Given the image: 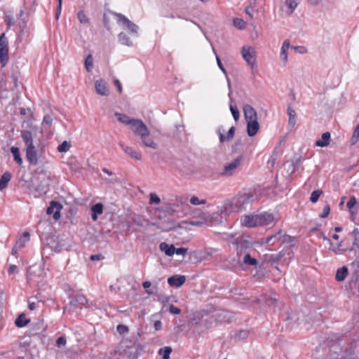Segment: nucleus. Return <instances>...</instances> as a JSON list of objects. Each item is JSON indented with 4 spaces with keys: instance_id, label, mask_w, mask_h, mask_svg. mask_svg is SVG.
Returning <instances> with one entry per match:
<instances>
[{
    "instance_id": "nucleus-23",
    "label": "nucleus",
    "mask_w": 359,
    "mask_h": 359,
    "mask_svg": "<svg viewBox=\"0 0 359 359\" xmlns=\"http://www.w3.org/2000/svg\"><path fill=\"white\" fill-rule=\"evenodd\" d=\"M290 42L288 40H285L283 41L281 50H280V57L282 61H283L285 63L287 61V50L290 48Z\"/></svg>"
},
{
    "instance_id": "nucleus-13",
    "label": "nucleus",
    "mask_w": 359,
    "mask_h": 359,
    "mask_svg": "<svg viewBox=\"0 0 359 359\" xmlns=\"http://www.w3.org/2000/svg\"><path fill=\"white\" fill-rule=\"evenodd\" d=\"M186 281V277L183 275H174L168 278V283L171 287H181Z\"/></svg>"
},
{
    "instance_id": "nucleus-29",
    "label": "nucleus",
    "mask_w": 359,
    "mask_h": 359,
    "mask_svg": "<svg viewBox=\"0 0 359 359\" xmlns=\"http://www.w3.org/2000/svg\"><path fill=\"white\" fill-rule=\"evenodd\" d=\"M29 319L26 318L24 313L20 314L15 320V324L18 327H23L29 323Z\"/></svg>"
},
{
    "instance_id": "nucleus-4",
    "label": "nucleus",
    "mask_w": 359,
    "mask_h": 359,
    "mask_svg": "<svg viewBox=\"0 0 359 359\" xmlns=\"http://www.w3.org/2000/svg\"><path fill=\"white\" fill-rule=\"evenodd\" d=\"M252 196L250 195H242L236 198L231 203V206L235 205V208H232L233 211L239 212L245 208V205L251 203Z\"/></svg>"
},
{
    "instance_id": "nucleus-26",
    "label": "nucleus",
    "mask_w": 359,
    "mask_h": 359,
    "mask_svg": "<svg viewBox=\"0 0 359 359\" xmlns=\"http://www.w3.org/2000/svg\"><path fill=\"white\" fill-rule=\"evenodd\" d=\"M115 116L117 118V119L122 123L129 126L131 124L132 121H133V118H131L128 116L126 114H121V113H115Z\"/></svg>"
},
{
    "instance_id": "nucleus-19",
    "label": "nucleus",
    "mask_w": 359,
    "mask_h": 359,
    "mask_svg": "<svg viewBox=\"0 0 359 359\" xmlns=\"http://www.w3.org/2000/svg\"><path fill=\"white\" fill-rule=\"evenodd\" d=\"M330 133L326 132L323 133L320 140H316L315 145L317 147H324L330 144Z\"/></svg>"
},
{
    "instance_id": "nucleus-3",
    "label": "nucleus",
    "mask_w": 359,
    "mask_h": 359,
    "mask_svg": "<svg viewBox=\"0 0 359 359\" xmlns=\"http://www.w3.org/2000/svg\"><path fill=\"white\" fill-rule=\"evenodd\" d=\"M112 14L116 17L118 23H121L124 27L128 29L131 33L137 35L139 27L137 25L130 21L123 14L115 12H112Z\"/></svg>"
},
{
    "instance_id": "nucleus-32",
    "label": "nucleus",
    "mask_w": 359,
    "mask_h": 359,
    "mask_svg": "<svg viewBox=\"0 0 359 359\" xmlns=\"http://www.w3.org/2000/svg\"><path fill=\"white\" fill-rule=\"evenodd\" d=\"M172 353V348L170 346H165L158 350V354L162 356L163 359H169Z\"/></svg>"
},
{
    "instance_id": "nucleus-1",
    "label": "nucleus",
    "mask_w": 359,
    "mask_h": 359,
    "mask_svg": "<svg viewBox=\"0 0 359 359\" xmlns=\"http://www.w3.org/2000/svg\"><path fill=\"white\" fill-rule=\"evenodd\" d=\"M243 156L240 154L233 161L226 163L220 175L224 177H231L236 173L238 169L241 167Z\"/></svg>"
},
{
    "instance_id": "nucleus-40",
    "label": "nucleus",
    "mask_w": 359,
    "mask_h": 359,
    "mask_svg": "<svg viewBox=\"0 0 359 359\" xmlns=\"http://www.w3.org/2000/svg\"><path fill=\"white\" fill-rule=\"evenodd\" d=\"M233 25L240 29H243L245 27L246 23L243 19L235 18L233 19Z\"/></svg>"
},
{
    "instance_id": "nucleus-7",
    "label": "nucleus",
    "mask_w": 359,
    "mask_h": 359,
    "mask_svg": "<svg viewBox=\"0 0 359 359\" xmlns=\"http://www.w3.org/2000/svg\"><path fill=\"white\" fill-rule=\"evenodd\" d=\"M142 144L147 147L156 149L158 148V144L154 142L153 138L150 136V133L149 129L147 130L145 133H143L141 135L139 136Z\"/></svg>"
},
{
    "instance_id": "nucleus-61",
    "label": "nucleus",
    "mask_w": 359,
    "mask_h": 359,
    "mask_svg": "<svg viewBox=\"0 0 359 359\" xmlns=\"http://www.w3.org/2000/svg\"><path fill=\"white\" fill-rule=\"evenodd\" d=\"M90 259L92 261H98V260H101L102 259H103V257L100 254H97V255H91Z\"/></svg>"
},
{
    "instance_id": "nucleus-18",
    "label": "nucleus",
    "mask_w": 359,
    "mask_h": 359,
    "mask_svg": "<svg viewBox=\"0 0 359 359\" xmlns=\"http://www.w3.org/2000/svg\"><path fill=\"white\" fill-rule=\"evenodd\" d=\"M21 137L25 144L26 147L33 146V135L31 131L23 130L21 131Z\"/></svg>"
},
{
    "instance_id": "nucleus-64",
    "label": "nucleus",
    "mask_w": 359,
    "mask_h": 359,
    "mask_svg": "<svg viewBox=\"0 0 359 359\" xmlns=\"http://www.w3.org/2000/svg\"><path fill=\"white\" fill-rule=\"evenodd\" d=\"M36 307H37V304L35 302H29L28 304V308L31 311L35 310L36 309Z\"/></svg>"
},
{
    "instance_id": "nucleus-36",
    "label": "nucleus",
    "mask_w": 359,
    "mask_h": 359,
    "mask_svg": "<svg viewBox=\"0 0 359 359\" xmlns=\"http://www.w3.org/2000/svg\"><path fill=\"white\" fill-rule=\"evenodd\" d=\"M230 111L232 114V116L236 121H237L239 119L240 117V113L236 105H233L232 104V100L231 101V104L229 106Z\"/></svg>"
},
{
    "instance_id": "nucleus-25",
    "label": "nucleus",
    "mask_w": 359,
    "mask_h": 359,
    "mask_svg": "<svg viewBox=\"0 0 359 359\" xmlns=\"http://www.w3.org/2000/svg\"><path fill=\"white\" fill-rule=\"evenodd\" d=\"M8 60V48H0V63L2 67L6 65Z\"/></svg>"
},
{
    "instance_id": "nucleus-48",
    "label": "nucleus",
    "mask_w": 359,
    "mask_h": 359,
    "mask_svg": "<svg viewBox=\"0 0 359 359\" xmlns=\"http://www.w3.org/2000/svg\"><path fill=\"white\" fill-rule=\"evenodd\" d=\"M356 283H357V277L352 278L348 281V283L346 285V287L348 288L349 290H353V288L355 287Z\"/></svg>"
},
{
    "instance_id": "nucleus-17",
    "label": "nucleus",
    "mask_w": 359,
    "mask_h": 359,
    "mask_svg": "<svg viewBox=\"0 0 359 359\" xmlns=\"http://www.w3.org/2000/svg\"><path fill=\"white\" fill-rule=\"evenodd\" d=\"M87 302L88 300L83 294H76L71 298L69 304L72 306L77 307L79 305H85Z\"/></svg>"
},
{
    "instance_id": "nucleus-34",
    "label": "nucleus",
    "mask_w": 359,
    "mask_h": 359,
    "mask_svg": "<svg viewBox=\"0 0 359 359\" xmlns=\"http://www.w3.org/2000/svg\"><path fill=\"white\" fill-rule=\"evenodd\" d=\"M359 140V123L356 126L353 135L351 137L350 142L351 145H355Z\"/></svg>"
},
{
    "instance_id": "nucleus-2",
    "label": "nucleus",
    "mask_w": 359,
    "mask_h": 359,
    "mask_svg": "<svg viewBox=\"0 0 359 359\" xmlns=\"http://www.w3.org/2000/svg\"><path fill=\"white\" fill-rule=\"evenodd\" d=\"M241 54L243 58L250 67L251 69L254 71L257 67V57L255 50L248 46H243L241 48Z\"/></svg>"
},
{
    "instance_id": "nucleus-28",
    "label": "nucleus",
    "mask_w": 359,
    "mask_h": 359,
    "mask_svg": "<svg viewBox=\"0 0 359 359\" xmlns=\"http://www.w3.org/2000/svg\"><path fill=\"white\" fill-rule=\"evenodd\" d=\"M11 179V174L9 172H6L3 174L0 178V191L3 190L7 187Z\"/></svg>"
},
{
    "instance_id": "nucleus-52",
    "label": "nucleus",
    "mask_w": 359,
    "mask_h": 359,
    "mask_svg": "<svg viewBox=\"0 0 359 359\" xmlns=\"http://www.w3.org/2000/svg\"><path fill=\"white\" fill-rule=\"evenodd\" d=\"M5 22L8 29L15 24L14 19L11 16H6L5 18Z\"/></svg>"
},
{
    "instance_id": "nucleus-42",
    "label": "nucleus",
    "mask_w": 359,
    "mask_h": 359,
    "mask_svg": "<svg viewBox=\"0 0 359 359\" xmlns=\"http://www.w3.org/2000/svg\"><path fill=\"white\" fill-rule=\"evenodd\" d=\"M161 203V198L155 193H151L149 194V203L150 204H159Z\"/></svg>"
},
{
    "instance_id": "nucleus-38",
    "label": "nucleus",
    "mask_w": 359,
    "mask_h": 359,
    "mask_svg": "<svg viewBox=\"0 0 359 359\" xmlns=\"http://www.w3.org/2000/svg\"><path fill=\"white\" fill-rule=\"evenodd\" d=\"M93 66V59L91 55H88L85 60V67L88 72H90Z\"/></svg>"
},
{
    "instance_id": "nucleus-14",
    "label": "nucleus",
    "mask_w": 359,
    "mask_h": 359,
    "mask_svg": "<svg viewBox=\"0 0 359 359\" xmlns=\"http://www.w3.org/2000/svg\"><path fill=\"white\" fill-rule=\"evenodd\" d=\"M95 88L97 94L102 96H107L109 95V89L104 80L100 79L96 81Z\"/></svg>"
},
{
    "instance_id": "nucleus-63",
    "label": "nucleus",
    "mask_w": 359,
    "mask_h": 359,
    "mask_svg": "<svg viewBox=\"0 0 359 359\" xmlns=\"http://www.w3.org/2000/svg\"><path fill=\"white\" fill-rule=\"evenodd\" d=\"M242 144L241 140H237L235 144L232 146V151L234 152L236 151L237 147L241 146Z\"/></svg>"
},
{
    "instance_id": "nucleus-57",
    "label": "nucleus",
    "mask_w": 359,
    "mask_h": 359,
    "mask_svg": "<svg viewBox=\"0 0 359 359\" xmlns=\"http://www.w3.org/2000/svg\"><path fill=\"white\" fill-rule=\"evenodd\" d=\"M114 84L116 87L118 92L121 93L123 91V88L121 81L118 79H115L114 81Z\"/></svg>"
},
{
    "instance_id": "nucleus-21",
    "label": "nucleus",
    "mask_w": 359,
    "mask_h": 359,
    "mask_svg": "<svg viewBox=\"0 0 359 359\" xmlns=\"http://www.w3.org/2000/svg\"><path fill=\"white\" fill-rule=\"evenodd\" d=\"M348 274V268L346 266H344L341 268H339L337 270L336 275H335V279L339 282L344 281L346 279V278L347 277Z\"/></svg>"
},
{
    "instance_id": "nucleus-31",
    "label": "nucleus",
    "mask_w": 359,
    "mask_h": 359,
    "mask_svg": "<svg viewBox=\"0 0 359 359\" xmlns=\"http://www.w3.org/2000/svg\"><path fill=\"white\" fill-rule=\"evenodd\" d=\"M11 152L13 154L14 161L18 164L22 165V159L20 156V149L17 147H12L11 148Z\"/></svg>"
},
{
    "instance_id": "nucleus-55",
    "label": "nucleus",
    "mask_w": 359,
    "mask_h": 359,
    "mask_svg": "<svg viewBox=\"0 0 359 359\" xmlns=\"http://www.w3.org/2000/svg\"><path fill=\"white\" fill-rule=\"evenodd\" d=\"M52 117L49 114H46L43 116V123L50 126L52 124Z\"/></svg>"
},
{
    "instance_id": "nucleus-15",
    "label": "nucleus",
    "mask_w": 359,
    "mask_h": 359,
    "mask_svg": "<svg viewBox=\"0 0 359 359\" xmlns=\"http://www.w3.org/2000/svg\"><path fill=\"white\" fill-rule=\"evenodd\" d=\"M247 121V131L250 137L255 135L259 128V125L257 119L249 120Z\"/></svg>"
},
{
    "instance_id": "nucleus-45",
    "label": "nucleus",
    "mask_w": 359,
    "mask_h": 359,
    "mask_svg": "<svg viewBox=\"0 0 359 359\" xmlns=\"http://www.w3.org/2000/svg\"><path fill=\"white\" fill-rule=\"evenodd\" d=\"M330 212V207L328 203H326L323 208V212L319 215L320 217L325 218L327 217Z\"/></svg>"
},
{
    "instance_id": "nucleus-33",
    "label": "nucleus",
    "mask_w": 359,
    "mask_h": 359,
    "mask_svg": "<svg viewBox=\"0 0 359 359\" xmlns=\"http://www.w3.org/2000/svg\"><path fill=\"white\" fill-rule=\"evenodd\" d=\"M77 18H78V20H79L80 23H81V24L87 25V24H89V22H90V20H89L88 17L86 15V13L83 11H80L78 12Z\"/></svg>"
},
{
    "instance_id": "nucleus-39",
    "label": "nucleus",
    "mask_w": 359,
    "mask_h": 359,
    "mask_svg": "<svg viewBox=\"0 0 359 359\" xmlns=\"http://www.w3.org/2000/svg\"><path fill=\"white\" fill-rule=\"evenodd\" d=\"M92 212L101 215L103 212V205L100 203H96L91 207Z\"/></svg>"
},
{
    "instance_id": "nucleus-43",
    "label": "nucleus",
    "mask_w": 359,
    "mask_h": 359,
    "mask_svg": "<svg viewBox=\"0 0 359 359\" xmlns=\"http://www.w3.org/2000/svg\"><path fill=\"white\" fill-rule=\"evenodd\" d=\"M190 203H191V204H192L194 205H201V204H205L206 200H205V199L200 200L197 196H193L190 198Z\"/></svg>"
},
{
    "instance_id": "nucleus-51",
    "label": "nucleus",
    "mask_w": 359,
    "mask_h": 359,
    "mask_svg": "<svg viewBox=\"0 0 359 359\" xmlns=\"http://www.w3.org/2000/svg\"><path fill=\"white\" fill-rule=\"evenodd\" d=\"M66 339L65 337L61 336L58 337L56 340V345L57 347H61L62 346H65L66 344Z\"/></svg>"
},
{
    "instance_id": "nucleus-49",
    "label": "nucleus",
    "mask_w": 359,
    "mask_h": 359,
    "mask_svg": "<svg viewBox=\"0 0 359 359\" xmlns=\"http://www.w3.org/2000/svg\"><path fill=\"white\" fill-rule=\"evenodd\" d=\"M186 224H190V225H192V226H200L201 224V222H198V221H191V222H187V221H182L180 224V226L181 227H186L184 225H186Z\"/></svg>"
},
{
    "instance_id": "nucleus-5",
    "label": "nucleus",
    "mask_w": 359,
    "mask_h": 359,
    "mask_svg": "<svg viewBox=\"0 0 359 359\" xmlns=\"http://www.w3.org/2000/svg\"><path fill=\"white\" fill-rule=\"evenodd\" d=\"M130 128L137 136L141 135L148 130L146 124L140 119L134 118L130 125Z\"/></svg>"
},
{
    "instance_id": "nucleus-41",
    "label": "nucleus",
    "mask_w": 359,
    "mask_h": 359,
    "mask_svg": "<svg viewBox=\"0 0 359 359\" xmlns=\"http://www.w3.org/2000/svg\"><path fill=\"white\" fill-rule=\"evenodd\" d=\"M0 48H8V40L6 37L5 33L0 35Z\"/></svg>"
},
{
    "instance_id": "nucleus-50",
    "label": "nucleus",
    "mask_w": 359,
    "mask_h": 359,
    "mask_svg": "<svg viewBox=\"0 0 359 359\" xmlns=\"http://www.w3.org/2000/svg\"><path fill=\"white\" fill-rule=\"evenodd\" d=\"M356 204V198L354 196H351L346 203V206L349 210H351Z\"/></svg>"
},
{
    "instance_id": "nucleus-35",
    "label": "nucleus",
    "mask_w": 359,
    "mask_h": 359,
    "mask_svg": "<svg viewBox=\"0 0 359 359\" xmlns=\"http://www.w3.org/2000/svg\"><path fill=\"white\" fill-rule=\"evenodd\" d=\"M243 262L245 264L250 266H256L257 264V259L252 258L250 254H246L243 258Z\"/></svg>"
},
{
    "instance_id": "nucleus-37",
    "label": "nucleus",
    "mask_w": 359,
    "mask_h": 359,
    "mask_svg": "<svg viewBox=\"0 0 359 359\" xmlns=\"http://www.w3.org/2000/svg\"><path fill=\"white\" fill-rule=\"evenodd\" d=\"M322 194L323 191L320 189L313 191L311 194L310 201L313 203H316L318 201L320 196L322 195Z\"/></svg>"
},
{
    "instance_id": "nucleus-56",
    "label": "nucleus",
    "mask_w": 359,
    "mask_h": 359,
    "mask_svg": "<svg viewBox=\"0 0 359 359\" xmlns=\"http://www.w3.org/2000/svg\"><path fill=\"white\" fill-rule=\"evenodd\" d=\"M187 250H188L187 248L182 247V248H175V253H176L178 255H185L187 252Z\"/></svg>"
},
{
    "instance_id": "nucleus-22",
    "label": "nucleus",
    "mask_w": 359,
    "mask_h": 359,
    "mask_svg": "<svg viewBox=\"0 0 359 359\" xmlns=\"http://www.w3.org/2000/svg\"><path fill=\"white\" fill-rule=\"evenodd\" d=\"M282 237V231L279 230L276 234L268 236L266 238V243L269 245H273L278 241H280Z\"/></svg>"
},
{
    "instance_id": "nucleus-6",
    "label": "nucleus",
    "mask_w": 359,
    "mask_h": 359,
    "mask_svg": "<svg viewBox=\"0 0 359 359\" xmlns=\"http://www.w3.org/2000/svg\"><path fill=\"white\" fill-rule=\"evenodd\" d=\"M62 205L57 201H52L46 210L48 215H52L54 219L57 220L60 217V211Z\"/></svg>"
},
{
    "instance_id": "nucleus-46",
    "label": "nucleus",
    "mask_w": 359,
    "mask_h": 359,
    "mask_svg": "<svg viewBox=\"0 0 359 359\" xmlns=\"http://www.w3.org/2000/svg\"><path fill=\"white\" fill-rule=\"evenodd\" d=\"M212 50H213V53L216 55L217 63V65H218L219 68L222 70V72L223 73H224L226 74V71L225 68L224 67L220 58L217 55V54L216 53V50L213 48H212Z\"/></svg>"
},
{
    "instance_id": "nucleus-62",
    "label": "nucleus",
    "mask_w": 359,
    "mask_h": 359,
    "mask_svg": "<svg viewBox=\"0 0 359 359\" xmlns=\"http://www.w3.org/2000/svg\"><path fill=\"white\" fill-rule=\"evenodd\" d=\"M103 23L105 28H107L108 30H110L109 20L107 18L105 15H104Z\"/></svg>"
},
{
    "instance_id": "nucleus-11",
    "label": "nucleus",
    "mask_w": 359,
    "mask_h": 359,
    "mask_svg": "<svg viewBox=\"0 0 359 359\" xmlns=\"http://www.w3.org/2000/svg\"><path fill=\"white\" fill-rule=\"evenodd\" d=\"M242 226L252 228L257 226V215H244L241 218Z\"/></svg>"
},
{
    "instance_id": "nucleus-44",
    "label": "nucleus",
    "mask_w": 359,
    "mask_h": 359,
    "mask_svg": "<svg viewBox=\"0 0 359 359\" xmlns=\"http://www.w3.org/2000/svg\"><path fill=\"white\" fill-rule=\"evenodd\" d=\"M69 148H70L69 144L67 141H65L61 144H60L58 146L57 151L59 152H66L69 149Z\"/></svg>"
},
{
    "instance_id": "nucleus-10",
    "label": "nucleus",
    "mask_w": 359,
    "mask_h": 359,
    "mask_svg": "<svg viewBox=\"0 0 359 359\" xmlns=\"http://www.w3.org/2000/svg\"><path fill=\"white\" fill-rule=\"evenodd\" d=\"M120 147L129 156L136 161H140L142 159V154L140 151L136 150L132 147L127 146L124 144H120Z\"/></svg>"
},
{
    "instance_id": "nucleus-60",
    "label": "nucleus",
    "mask_w": 359,
    "mask_h": 359,
    "mask_svg": "<svg viewBox=\"0 0 359 359\" xmlns=\"http://www.w3.org/2000/svg\"><path fill=\"white\" fill-rule=\"evenodd\" d=\"M287 114L290 118H295L296 116V112L291 107H288L287 108Z\"/></svg>"
},
{
    "instance_id": "nucleus-16",
    "label": "nucleus",
    "mask_w": 359,
    "mask_h": 359,
    "mask_svg": "<svg viewBox=\"0 0 359 359\" xmlns=\"http://www.w3.org/2000/svg\"><path fill=\"white\" fill-rule=\"evenodd\" d=\"M243 108L246 121L257 119V111L251 105L246 104Z\"/></svg>"
},
{
    "instance_id": "nucleus-9",
    "label": "nucleus",
    "mask_w": 359,
    "mask_h": 359,
    "mask_svg": "<svg viewBox=\"0 0 359 359\" xmlns=\"http://www.w3.org/2000/svg\"><path fill=\"white\" fill-rule=\"evenodd\" d=\"M257 226H266L271 224L274 220V216L272 213L264 212L257 215Z\"/></svg>"
},
{
    "instance_id": "nucleus-59",
    "label": "nucleus",
    "mask_w": 359,
    "mask_h": 359,
    "mask_svg": "<svg viewBox=\"0 0 359 359\" xmlns=\"http://www.w3.org/2000/svg\"><path fill=\"white\" fill-rule=\"evenodd\" d=\"M10 79L11 80V82L13 83V87L11 89L13 90L14 88H18V84L17 76L13 74L11 76Z\"/></svg>"
},
{
    "instance_id": "nucleus-47",
    "label": "nucleus",
    "mask_w": 359,
    "mask_h": 359,
    "mask_svg": "<svg viewBox=\"0 0 359 359\" xmlns=\"http://www.w3.org/2000/svg\"><path fill=\"white\" fill-rule=\"evenodd\" d=\"M116 330L121 334L127 333L129 331L128 326L124 325H118L116 327Z\"/></svg>"
},
{
    "instance_id": "nucleus-12",
    "label": "nucleus",
    "mask_w": 359,
    "mask_h": 359,
    "mask_svg": "<svg viewBox=\"0 0 359 359\" xmlns=\"http://www.w3.org/2000/svg\"><path fill=\"white\" fill-rule=\"evenodd\" d=\"M235 131H236L235 127L231 126L229 128L226 135H225L223 134L224 130H222V128H219L217 129V133L219 135V142L221 143H223L224 142H229V141L231 140L234 137Z\"/></svg>"
},
{
    "instance_id": "nucleus-30",
    "label": "nucleus",
    "mask_w": 359,
    "mask_h": 359,
    "mask_svg": "<svg viewBox=\"0 0 359 359\" xmlns=\"http://www.w3.org/2000/svg\"><path fill=\"white\" fill-rule=\"evenodd\" d=\"M285 4L288 9L287 11L288 15H290L298 6L297 0H285Z\"/></svg>"
},
{
    "instance_id": "nucleus-54",
    "label": "nucleus",
    "mask_w": 359,
    "mask_h": 359,
    "mask_svg": "<svg viewBox=\"0 0 359 359\" xmlns=\"http://www.w3.org/2000/svg\"><path fill=\"white\" fill-rule=\"evenodd\" d=\"M18 272V267L14 264L10 265L9 267L8 268V273L9 275L17 273Z\"/></svg>"
},
{
    "instance_id": "nucleus-24",
    "label": "nucleus",
    "mask_w": 359,
    "mask_h": 359,
    "mask_svg": "<svg viewBox=\"0 0 359 359\" xmlns=\"http://www.w3.org/2000/svg\"><path fill=\"white\" fill-rule=\"evenodd\" d=\"M118 41L124 46H132L133 41L130 38L125 32H121L118 35Z\"/></svg>"
},
{
    "instance_id": "nucleus-27",
    "label": "nucleus",
    "mask_w": 359,
    "mask_h": 359,
    "mask_svg": "<svg viewBox=\"0 0 359 359\" xmlns=\"http://www.w3.org/2000/svg\"><path fill=\"white\" fill-rule=\"evenodd\" d=\"M29 241V233L28 231H25L20 238L15 243V247L18 248H22L25 247V243Z\"/></svg>"
},
{
    "instance_id": "nucleus-53",
    "label": "nucleus",
    "mask_w": 359,
    "mask_h": 359,
    "mask_svg": "<svg viewBox=\"0 0 359 359\" xmlns=\"http://www.w3.org/2000/svg\"><path fill=\"white\" fill-rule=\"evenodd\" d=\"M169 311L172 314H180L181 313V309L178 307L175 306L173 304H171L169 307Z\"/></svg>"
},
{
    "instance_id": "nucleus-20",
    "label": "nucleus",
    "mask_w": 359,
    "mask_h": 359,
    "mask_svg": "<svg viewBox=\"0 0 359 359\" xmlns=\"http://www.w3.org/2000/svg\"><path fill=\"white\" fill-rule=\"evenodd\" d=\"M159 248L167 256L171 257L175 254V248L173 245L163 242L160 244Z\"/></svg>"
},
{
    "instance_id": "nucleus-58",
    "label": "nucleus",
    "mask_w": 359,
    "mask_h": 359,
    "mask_svg": "<svg viewBox=\"0 0 359 359\" xmlns=\"http://www.w3.org/2000/svg\"><path fill=\"white\" fill-rule=\"evenodd\" d=\"M24 15H25V12L23 10H20L19 14H18V18L20 20H22V27H24L26 26V21L24 19Z\"/></svg>"
},
{
    "instance_id": "nucleus-8",
    "label": "nucleus",
    "mask_w": 359,
    "mask_h": 359,
    "mask_svg": "<svg viewBox=\"0 0 359 359\" xmlns=\"http://www.w3.org/2000/svg\"><path fill=\"white\" fill-rule=\"evenodd\" d=\"M26 158L30 165H37V151L34 145L26 147Z\"/></svg>"
}]
</instances>
